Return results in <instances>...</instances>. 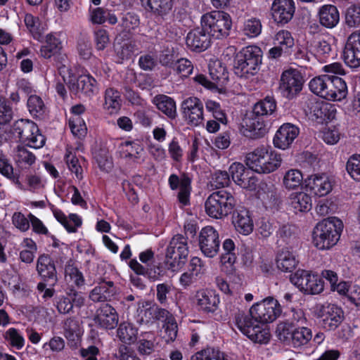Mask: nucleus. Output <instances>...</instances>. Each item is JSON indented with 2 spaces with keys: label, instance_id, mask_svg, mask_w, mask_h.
Here are the masks:
<instances>
[{
  "label": "nucleus",
  "instance_id": "obj_1",
  "mask_svg": "<svg viewBox=\"0 0 360 360\" xmlns=\"http://www.w3.org/2000/svg\"><path fill=\"white\" fill-rule=\"evenodd\" d=\"M282 309L277 300L268 297L253 304L249 312L236 308L231 311L238 329L255 343L266 344L270 340L269 329L264 327L280 316Z\"/></svg>",
  "mask_w": 360,
  "mask_h": 360
},
{
  "label": "nucleus",
  "instance_id": "obj_2",
  "mask_svg": "<svg viewBox=\"0 0 360 360\" xmlns=\"http://www.w3.org/2000/svg\"><path fill=\"white\" fill-rule=\"evenodd\" d=\"M342 221L329 217L319 221L314 229L313 243L319 250H329L337 244L343 230Z\"/></svg>",
  "mask_w": 360,
  "mask_h": 360
},
{
  "label": "nucleus",
  "instance_id": "obj_3",
  "mask_svg": "<svg viewBox=\"0 0 360 360\" xmlns=\"http://www.w3.org/2000/svg\"><path fill=\"white\" fill-rule=\"evenodd\" d=\"M9 133L16 141L35 149L43 147L46 142L37 124L30 120H18L11 127Z\"/></svg>",
  "mask_w": 360,
  "mask_h": 360
},
{
  "label": "nucleus",
  "instance_id": "obj_4",
  "mask_svg": "<svg viewBox=\"0 0 360 360\" xmlns=\"http://www.w3.org/2000/svg\"><path fill=\"white\" fill-rule=\"evenodd\" d=\"M236 200L232 192L225 189L211 193L205 202L206 214L214 219H222L235 210Z\"/></svg>",
  "mask_w": 360,
  "mask_h": 360
},
{
  "label": "nucleus",
  "instance_id": "obj_5",
  "mask_svg": "<svg viewBox=\"0 0 360 360\" xmlns=\"http://www.w3.org/2000/svg\"><path fill=\"white\" fill-rule=\"evenodd\" d=\"M281 155L271 147H258L247 155V163L257 173L269 174L276 170L281 164Z\"/></svg>",
  "mask_w": 360,
  "mask_h": 360
},
{
  "label": "nucleus",
  "instance_id": "obj_6",
  "mask_svg": "<svg viewBox=\"0 0 360 360\" xmlns=\"http://www.w3.org/2000/svg\"><path fill=\"white\" fill-rule=\"evenodd\" d=\"M262 60V51L257 46H248L236 53L234 58V70L240 77L254 75L259 70Z\"/></svg>",
  "mask_w": 360,
  "mask_h": 360
},
{
  "label": "nucleus",
  "instance_id": "obj_7",
  "mask_svg": "<svg viewBox=\"0 0 360 360\" xmlns=\"http://www.w3.org/2000/svg\"><path fill=\"white\" fill-rule=\"evenodd\" d=\"M200 25L212 38L221 39L229 35L232 20L230 15L224 11H213L202 15Z\"/></svg>",
  "mask_w": 360,
  "mask_h": 360
},
{
  "label": "nucleus",
  "instance_id": "obj_8",
  "mask_svg": "<svg viewBox=\"0 0 360 360\" xmlns=\"http://www.w3.org/2000/svg\"><path fill=\"white\" fill-rule=\"evenodd\" d=\"M278 338L294 348L306 345L312 338L311 330L307 327H300L293 322L281 323L277 328Z\"/></svg>",
  "mask_w": 360,
  "mask_h": 360
},
{
  "label": "nucleus",
  "instance_id": "obj_9",
  "mask_svg": "<svg viewBox=\"0 0 360 360\" xmlns=\"http://www.w3.org/2000/svg\"><path fill=\"white\" fill-rule=\"evenodd\" d=\"M189 253L187 238L176 234L171 239L166 252L165 264L172 271L181 269L187 261Z\"/></svg>",
  "mask_w": 360,
  "mask_h": 360
},
{
  "label": "nucleus",
  "instance_id": "obj_10",
  "mask_svg": "<svg viewBox=\"0 0 360 360\" xmlns=\"http://www.w3.org/2000/svg\"><path fill=\"white\" fill-rule=\"evenodd\" d=\"M290 281L304 295H319L324 290V281L317 274L305 269H297Z\"/></svg>",
  "mask_w": 360,
  "mask_h": 360
},
{
  "label": "nucleus",
  "instance_id": "obj_11",
  "mask_svg": "<svg viewBox=\"0 0 360 360\" xmlns=\"http://www.w3.org/2000/svg\"><path fill=\"white\" fill-rule=\"evenodd\" d=\"M68 77H63L70 91L77 95L83 94L85 96H91L95 94L97 89V81L90 74H79L77 70L70 68L68 70Z\"/></svg>",
  "mask_w": 360,
  "mask_h": 360
},
{
  "label": "nucleus",
  "instance_id": "obj_12",
  "mask_svg": "<svg viewBox=\"0 0 360 360\" xmlns=\"http://www.w3.org/2000/svg\"><path fill=\"white\" fill-rule=\"evenodd\" d=\"M304 82L302 73L296 69L290 68L282 72L278 91L283 97L291 100L300 93Z\"/></svg>",
  "mask_w": 360,
  "mask_h": 360
},
{
  "label": "nucleus",
  "instance_id": "obj_13",
  "mask_svg": "<svg viewBox=\"0 0 360 360\" xmlns=\"http://www.w3.org/2000/svg\"><path fill=\"white\" fill-rule=\"evenodd\" d=\"M229 171L236 184L249 191L256 190L258 179L255 175V170L252 167H245L240 162H233L229 167Z\"/></svg>",
  "mask_w": 360,
  "mask_h": 360
},
{
  "label": "nucleus",
  "instance_id": "obj_14",
  "mask_svg": "<svg viewBox=\"0 0 360 360\" xmlns=\"http://www.w3.org/2000/svg\"><path fill=\"white\" fill-rule=\"evenodd\" d=\"M195 304L197 310L200 314H213L219 309L220 297L214 290L201 289L196 292Z\"/></svg>",
  "mask_w": 360,
  "mask_h": 360
},
{
  "label": "nucleus",
  "instance_id": "obj_15",
  "mask_svg": "<svg viewBox=\"0 0 360 360\" xmlns=\"http://www.w3.org/2000/svg\"><path fill=\"white\" fill-rule=\"evenodd\" d=\"M199 247L205 257L209 258L215 257L220 247L218 231L210 226L202 228L199 235Z\"/></svg>",
  "mask_w": 360,
  "mask_h": 360
},
{
  "label": "nucleus",
  "instance_id": "obj_16",
  "mask_svg": "<svg viewBox=\"0 0 360 360\" xmlns=\"http://www.w3.org/2000/svg\"><path fill=\"white\" fill-rule=\"evenodd\" d=\"M269 131L268 122L250 112L243 120L242 133L251 139L264 137Z\"/></svg>",
  "mask_w": 360,
  "mask_h": 360
},
{
  "label": "nucleus",
  "instance_id": "obj_17",
  "mask_svg": "<svg viewBox=\"0 0 360 360\" xmlns=\"http://www.w3.org/2000/svg\"><path fill=\"white\" fill-rule=\"evenodd\" d=\"M36 271L41 281L51 282V286L57 283L58 279L56 263L50 255L42 253L38 256Z\"/></svg>",
  "mask_w": 360,
  "mask_h": 360
},
{
  "label": "nucleus",
  "instance_id": "obj_18",
  "mask_svg": "<svg viewBox=\"0 0 360 360\" xmlns=\"http://www.w3.org/2000/svg\"><path fill=\"white\" fill-rule=\"evenodd\" d=\"M181 109L184 117L194 126H198L202 123L203 117V103L200 99L197 97H189L183 101L181 105Z\"/></svg>",
  "mask_w": 360,
  "mask_h": 360
},
{
  "label": "nucleus",
  "instance_id": "obj_19",
  "mask_svg": "<svg viewBox=\"0 0 360 360\" xmlns=\"http://www.w3.org/2000/svg\"><path fill=\"white\" fill-rule=\"evenodd\" d=\"M271 16L278 25L288 23L295 12V4L293 0H274L271 7Z\"/></svg>",
  "mask_w": 360,
  "mask_h": 360
},
{
  "label": "nucleus",
  "instance_id": "obj_20",
  "mask_svg": "<svg viewBox=\"0 0 360 360\" xmlns=\"http://www.w3.org/2000/svg\"><path fill=\"white\" fill-rule=\"evenodd\" d=\"M191 179L187 174H182L179 177L176 174H172L168 179L169 188L172 191L179 188L177 199L179 203L184 206L190 204V195L191 193Z\"/></svg>",
  "mask_w": 360,
  "mask_h": 360
},
{
  "label": "nucleus",
  "instance_id": "obj_21",
  "mask_svg": "<svg viewBox=\"0 0 360 360\" xmlns=\"http://www.w3.org/2000/svg\"><path fill=\"white\" fill-rule=\"evenodd\" d=\"M300 134V128L291 123L283 124L276 131L274 139V146L279 149L285 150L290 147Z\"/></svg>",
  "mask_w": 360,
  "mask_h": 360
},
{
  "label": "nucleus",
  "instance_id": "obj_22",
  "mask_svg": "<svg viewBox=\"0 0 360 360\" xmlns=\"http://www.w3.org/2000/svg\"><path fill=\"white\" fill-rule=\"evenodd\" d=\"M211 36L201 25L188 32L186 44L191 51L200 53L211 46Z\"/></svg>",
  "mask_w": 360,
  "mask_h": 360
},
{
  "label": "nucleus",
  "instance_id": "obj_23",
  "mask_svg": "<svg viewBox=\"0 0 360 360\" xmlns=\"http://www.w3.org/2000/svg\"><path fill=\"white\" fill-rule=\"evenodd\" d=\"M222 253L220 255L221 270L227 275L236 271L235 263L237 259L238 249L231 238H226L222 243Z\"/></svg>",
  "mask_w": 360,
  "mask_h": 360
},
{
  "label": "nucleus",
  "instance_id": "obj_24",
  "mask_svg": "<svg viewBox=\"0 0 360 360\" xmlns=\"http://www.w3.org/2000/svg\"><path fill=\"white\" fill-rule=\"evenodd\" d=\"M343 60L352 68L360 67V33H352L343 50Z\"/></svg>",
  "mask_w": 360,
  "mask_h": 360
},
{
  "label": "nucleus",
  "instance_id": "obj_25",
  "mask_svg": "<svg viewBox=\"0 0 360 360\" xmlns=\"http://www.w3.org/2000/svg\"><path fill=\"white\" fill-rule=\"evenodd\" d=\"M307 191L314 195L322 197L332 190V184L326 174H315L308 176L304 181Z\"/></svg>",
  "mask_w": 360,
  "mask_h": 360
},
{
  "label": "nucleus",
  "instance_id": "obj_26",
  "mask_svg": "<svg viewBox=\"0 0 360 360\" xmlns=\"http://www.w3.org/2000/svg\"><path fill=\"white\" fill-rule=\"evenodd\" d=\"M143 9L158 22L165 20L173 7L172 0H140Z\"/></svg>",
  "mask_w": 360,
  "mask_h": 360
},
{
  "label": "nucleus",
  "instance_id": "obj_27",
  "mask_svg": "<svg viewBox=\"0 0 360 360\" xmlns=\"http://www.w3.org/2000/svg\"><path fill=\"white\" fill-rule=\"evenodd\" d=\"M119 316L117 311L109 304H103L97 310L94 316L95 323L98 327L111 330L117 327Z\"/></svg>",
  "mask_w": 360,
  "mask_h": 360
},
{
  "label": "nucleus",
  "instance_id": "obj_28",
  "mask_svg": "<svg viewBox=\"0 0 360 360\" xmlns=\"http://www.w3.org/2000/svg\"><path fill=\"white\" fill-rule=\"evenodd\" d=\"M84 297L81 292L70 289L65 295L56 298V306L60 314H69L74 307H81L84 303Z\"/></svg>",
  "mask_w": 360,
  "mask_h": 360
},
{
  "label": "nucleus",
  "instance_id": "obj_29",
  "mask_svg": "<svg viewBox=\"0 0 360 360\" xmlns=\"http://www.w3.org/2000/svg\"><path fill=\"white\" fill-rule=\"evenodd\" d=\"M321 326L327 330H334L342 323L344 313L341 307L329 304L321 309Z\"/></svg>",
  "mask_w": 360,
  "mask_h": 360
},
{
  "label": "nucleus",
  "instance_id": "obj_30",
  "mask_svg": "<svg viewBox=\"0 0 360 360\" xmlns=\"http://www.w3.org/2000/svg\"><path fill=\"white\" fill-rule=\"evenodd\" d=\"M326 100L341 101L344 99L348 93L345 81L336 75H329L327 82Z\"/></svg>",
  "mask_w": 360,
  "mask_h": 360
},
{
  "label": "nucleus",
  "instance_id": "obj_31",
  "mask_svg": "<svg viewBox=\"0 0 360 360\" xmlns=\"http://www.w3.org/2000/svg\"><path fill=\"white\" fill-rule=\"evenodd\" d=\"M232 213V223L236 230L245 236L250 234L253 231L254 224L249 210L242 208L236 210Z\"/></svg>",
  "mask_w": 360,
  "mask_h": 360
},
{
  "label": "nucleus",
  "instance_id": "obj_32",
  "mask_svg": "<svg viewBox=\"0 0 360 360\" xmlns=\"http://www.w3.org/2000/svg\"><path fill=\"white\" fill-rule=\"evenodd\" d=\"M152 103L167 119L174 120L177 117L176 104L173 98L165 94H158L153 97Z\"/></svg>",
  "mask_w": 360,
  "mask_h": 360
},
{
  "label": "nucleus",
  "instance_id": "obj_33",
  "mask_svg": "<svg viewBox=\"0 0 360 360\" xmlns=\"http://www.w3.org/2000/svg\"><path fill=\"white\" fill-rule=\"evenodd\" d=\"M277 268L283 272H292L299 264L295 252L289 248H283L276 255Z\"/></svg>",
  "mask_w": 360,
  "mask_h": 360
},
{
  "label": "nucleus",
  "instance_id": "obj_34",
  "mask_svg": "<svg viewBox=\"0 0 360 360\" xmlns=\"http://www.w3.org/2000/svg\"><path fill=\"white\" fill-rule=\"evenodd\" d=\"M319 18L322 26L330 29L335 27L340 21L338 8L331 4L322 6L319 11Z\"/></svg>",
  "mask_w": 360,
  "mask_h": 360
},
{
  "label": "nucleus",
  "instance_id": "obj_35",
  "mask_svg": "<svg viewBox=\"0 0 360 360\" xmlns=\"http://www.w3.org/2000/svg\"><path fill=\"white\" fill-rule=\"evenodd\" d=\"M313 116L319 123L328 122L335 118V105L328 103H316L311 108Z\"/></svg>",
  "mask_w": 360,
  "mask_h": 360
},
{
  "label": "nucleus",
  "instance_id": "obj_36",
  "mask_svg": "<svg viewBox=\"0 0 360 360\" xmlns=\"http://www.w3.org/2000/svg\"><path fill=\"white\" fill-rule=\"evenodd\" d=\"M103 108L110 115L117 114L122 107L120 92L113 87L107 88L104 94Z\"/></svg>",
  "mask_w": 360,
  "mask_h": 360
},
{
  "label": "nucleus",
  "instance_id": "obj_37",
  "mask_svg": "<svg viewBox=\"0 0 360 360\" xmlns=\"http://www.w3.org/2000/svg\"><path fill=\"white\" fill-rule=\"evenodd\" d=\"M276 109V101L274 97L267 96L257 102L251 112L264 120L267 115L273 114Z\"/></svg>",
  "mask_w": 360,
  "mask_h": 360
},
{
  "label": "nucleus",
  "instance_id": "obj_38",
  "mask_svg": "<svg viewBox=\"0 0 360 360\" xmlns=\"http://www.w3.org/2000/svg\"><path fill=\"white\" fill-rule=\"evenodd\" d=\"M27 107L31 116L34 119L42 120L47 111V108L42 98L36 94L27 98Z\"/></svg>",
  "mask_w": 360,
  "mask_h": 360
},
{
  "label": "nucleus",
  "instance_id": "obj_39",
  "mask_svg": "<svg viewBox=\"0 0 360 360\" xmlns=\"http://www.w3.org/2000/svg\"><path fill=\"white\" fill-rule=\"evenodd\" d=\"M190 360H229L224 352L219 347L207 346L191 356Z\"/></svg>",
  "mask_w": 360,
  "mask_h": 360
},
{
  "label": "nucleus",
  "instance_id": "obj_40",
  "mask_svg": "<svg viewBox=\"0 0 360 360\" xmlns=\"http://www.w3.org/2000/svg\"><path fill=\"white\" fill-rule=\"evenodd\" d=\"M290 204L295 213L307 212L312 207L311 196L304 192L292 194Z\"/></svg>",
  "mask_w": 360,
  "mask_h": 360
},
{
  "label": "nucleus",
  "instance_id": "obj_41",
  "mask_svg": "<svg viewBox=\"0 0 360 360\" xmlns=\"http://www.w3.org/2000/svg\"><path fill=\"white\" fill-rule=\"evenodd\" d=\"M0 174L15 185L20 186V174L14 172V169L7 155L0 151Z\"/></svg>",
  "mask_w": 360,
  "mask_h": 360
},
{
  "label": "nucleus",
  "instance_id": "obj_42",
  "mask_svg": "<svg viewBox=\"0 0 360 360\" xmlns=\"http://www.w3.org/2000/svg\"><path fill=\"white\" fill-rule=\"evenodd\" d=\"M62 49L60 39L55 34H49L46 36V44L41 47L40 53L44 58H51L58 53Z\"/></svg>",
  "mask_w": 360,
  "mask_h": 360
},
{
  "label": "nucleus",
  "instance_id": "obj_43",
  "mask_svg": "<svg viewBox=\"0 0 360 360\" xmlns=\"http://www.w3.org/2000/svg\"><path fill=\"white\" fill-rule=\"evenodd\" d=\"M138 330L129 323H121L117 330L120 340L125 344H131L136 341Z\"/></svg>",
  "mask_w": 360,
  "mask_h": 360
},
{
  "label": "nucleus",
  "instance_id": "obj_44",
  "mask_svg": "<svg viewBox=\"0 0 360 360\" xmlns=\"http://www.w3.org/2000/svg\"><path fill=\"white\" fill-rule=\"evenodd\" d=\"M36 156L24 146H18L15 162L21 168H28L35 163Z\"/></svg>",
  "mask_w": 360,
  "mask_h": 360
},
{
  "label": "nucleus",
  "instance_id": "obj_45",
  "mask_svg": "<svg viewBox=\"0 0 360 360\" xmlns=\"http://www.w3.org/2000/svg\"><path fill=\"white\" fill-rule=\"evenodd\" d=\"M262 30V22L258 18L252 17L244 21L243 32L249 38L258 37L261 34Z\"/></svg>",
  "mask_w": 360,
  "mask_h": 360
},
{
  "label": "nucleus",
  "instance_id": "obj_46",
  "mask_svg": "<svg viewBox=\"0 0 360 360\" xmlns=\"http://www.w3.org/2000/svg\"><path fill=\"white\" fill-rule=\"evenodd\" d=\"M328 75H322L313 78L309 84V89L314 94L326 99Z\"/></svg>",
  "mask_w": 360,
  "mask_h": 360
},
{
  "label": "nucleus",
  "instance_id": "obj_47",
  "mask_svg": "<svg viewBox=\"0 0 360 360\" xmlns=\"http://www.w3.org/2000/svg\"><path fill=\"white\" fill-rule=\"evenodd\" d=\"M140 23V16L134 11L123 13L120 20L121 27L128 33H131L132 31L137 29Z\"/></svg>",
  "mask_w": 360,
  "mask_h": 360
},
{
  "label": "nucleus",
  "instance_id": "obj_48",
  "mask_svg": "<svg viewBox=\"0 0 360 360\" xmlns=\"http://www.w3.org/2000/svg\"><path fill=\"white\" fill-rule=\"evenodd\" d=\"M304 181L303 175L298 169H291L286 172L283 177V184L288 189H295Z\"/></svg>",
  "mask_w": 360,
  "mask_h": 360
},
{
  "label": "nucleus",
  "instance_id": "obj_49",
  "mask_svg": "<svg viewBox=\"0 0 360 360\" xmlns=\"http://www.w3.org/2000/svg\"><path fill=\"white\" fill-rule=\"evenodd\" d=\"M115 293L113 289L106 288L105 285L95 286L91 291L89 297L94 302H105L110 299Z\"/></svg>",
  "mask_w": 360,
  "mask_h": 360
},
{
  "label": "nucleus",
  "instance_id": "obj_50",
  "mask_svg": "<svg viewBox=\"0 0 360 360\" xmlns=\"http://www.w3.org/2000/svg\"><path fill=\"white\" fill-rule=\"evenodd\" d=\"M69 127L72 134L79 139L84 138L87 133V127L81 117H72L69 120Z\"/></svg>",
  "mask_w": 360,
  "mask_h": 360
},
{
  "label": "nucleus",
  "instance_id": "obj_51",
  "mask_svg": "<svg viewBox=\"0 0 360 360\" xmlns=\"http://www.w3.org/2000/svg\"><path fill=\"white\" fill-rule=\"evenodd\" d=\"M65 276H69L77 286L80 287L84 284L83 274L75 266L71 259L65 264Z\"/></svg>",
  "mask_w": 360,
  "mask_h": 360
},
{
  "label": "nucleus",
  "instance_id": "obj_52",
  "mask_svg": "<svg viewBox=\"0 0 360 360\" xmlns=\"http://www.w3.org/2000/svg\"><path fill=\"white\" fill-rule=\"evenodd\" d=\"M5 340L9 345L16 349H21L25 345V339L20 333L19 330L15 328H8L4 335Z\"/></svg>",
  "mask_w": 360,
  "mask_h": 360
},
{
  "label": "nucleus",
  "instance_id": "obj_53",
  "mask_svg": "<svg viewBox=\"0 0 360 360\" xmlns=\"http://www.w3.org/2000/svg\"><path fill=\"white\" fill-rule=\"evenodd\" d=\"M346 170L352 179L360 181V154H353L348 158Z\"/></svg>",
  "mask_w": 360,
  "mask_h": 360
},
{
  "label": "nucleus",
  "instance_id": "obj_54",
  "mask_svg": "<svg viewBox=\"0 0 360 360\" xmlns=\"http://www.w3.org/2000/svg\"><path fill=\"white\" fill-rule=\"evenodd\" d=\"M155 112L152 108H141L134 113V117L141 126L150 127L153 124Z\"/></svg>",
  "mask_w": 360,
  "mask_h": 360
},
{
  "label": "nucleus",
  "instance_id": "obj_55",
  "mask_svg": "<svg viewBox=\"0 0 360 360\" xmlns=\"http://www.w3.org/2000/svg\"><path fill=\"white\" fill-rule=\"evenodd\" d=\"M65 161L70 171L75 174L78 180H82L83 179V169L77 156L72 152H67L65 155Z\"/></svg>",
  "mask_w": 360,
  "mask_h": 360
},
{
  "label": "nucleus",
  "instance_id": "obj_56",
  "mask_svg": "<svg viewBox=\"0 0 360 360\" xmlns=\"http://www.w3.org/2000/svg\"><path fill=\"white\" fill-rule=\"evenodd\" d=\"M345 22L350 27L360 26V5L352 4L349 6L345 13Z\"/></svg>",
  "mask_w": 360,
  "mask_h": 360
},
{
  "label": "nucleus",
  "instance_id": "obj_57",
  "mask_svg": "<svg viewBox=\"0 0 360 360\" xmlns=\"http://www.w3.org/2000/svg\"><path fill=\"white\" fill-rule=\"evenodd\" d=\"M188 271L195 276V280L201 278L206 271L205 262L198 257H193L189 262Z\"/></svg>",
  "mask_w": 360,
  "mask_h": 360
},
{
  "label": "nucleus",
  "instance_id": "obj_58",
  "mask_svg": "<svg viewBox=\"0 0 360 360\" xmlns=\"http://www.w3.org/2000/svg\"><path fill=\"white\" fill-rule=\"evenodd\" d=\"M155 306L139 308L137 310V322L140 324H152L155 322Z\"/></svg>",
  "mask_w": 360,
  "mask_h": 360
},
{
  "label": "nucleus",
  "instance_id": "obj_59",
  "mask_svg": "<svg viewBox=\"0 0 360 360\" xmlns=\"http://www.w3.org/2000/svg\"><path fill=\"white\" fill-rule=\"evenodd\" d=\"M335 55L330 42L324 39L318 42L316 46V56L319 60L326 61L328 58H333Z\"/></svg>",
  "mask_w": 360,
  "mask_h": 360
},
{
  "label": "nucleus",
  "instance_id": "obj_60",
  "mask_svg": "<svg viewBox=\"0 0 360 360\" xmlns=\"http://www.w3.org/2000/svg\"><path fill=\"white\" fill-rule=\"evenodd\" d=\"M13 117V110L10 105L9 101L0 96V124H6L10 122Z\"/></svg>",
  "mask_w": 360,
  "mask_h": 360
},
{
  "label": "nucleus",
  "instance_id": "obj_61",
  "mask_svg": "<svg viewBox=\"0 0 360 360\" xmlns=\"http://www.w3.org/2000/svg\"><path fill=\"white\" fill-rule=\"evenodd\" d=\"M231 183V174L226 171L217 170L212 176L211 184L216 188L228 186Z\"/></svg>",
  "mask_w": 360,
  "mask_h": 360
},
{
  "label": "nucleus",
  "instance_id": "obj_62",
  "mask_svg": "<svg viewBox=\"0 0 360 360\" xmlns=\"http://www.w3.org/2000/svg\"><path fill=\"white\" fill-rule=\"evenodd\" d=\"M172 290V285L168 283H158L156 285V299L162 306L168 304V297Z\"/></svg>",
  "mask_w": 360,
  "mask_h": 360
},
{
  "label": "nucleus",
  "instance_id": "obj_63",
  "mask_svg": "<svg viewBox=\"0 0 360 360\" xmlns=\"http://www.w3.org/2000/svg\"><path fill=\"white\" fill-rule=\"evenodd\" d=\"M257 234L264 238L269 237L274 231V224L269 219L262 217L256 222Z\"/></svg>",
  "mask_w": 360,
  "mask_h": 360
},
{
  "label": "nucleus",
  "instance_id": "obj_64",
  "mask_svg": "<svg viewBox=\"0 0 360 360\" xmlns=\"http://www.w3.org/2000/svg\"><path fill=\"white\" fill-rule=\"evenodd\" d=\"M275 41L279 46L292 51V48L294 46V39L289 31L281 30L278 32L276 34Z\"/></svg>",
  "mask_w": 360,
  "mask_h": 360
}]
</instances>
